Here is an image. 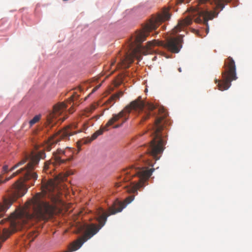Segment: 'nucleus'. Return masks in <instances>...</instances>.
I'll use <instances>...</instances> for the list:
<instances>
[{
	"mask_svg": "<svg viewBox=\"0 0 252 252\" xmlns=\"http://www.w3.org/2000/svg\"><path fill=\"white\" fill-rule=\"evenodd\" d=\"M76 97L75 95H72L69 98L68 100H67V102L69 103H71L73 100L74 98Z\"/></svg>",
	"mask_w": 252,
	"mask_h": 252,
	"instance_id": "obj_20",
	"label": "nucleus"
},
{
	"mask_svg": "<svg viewBox=\"0 0 252 252\" xmlns=\"http://www.w3.org/2000/svg\"><path fill=\"white\" fill-rule=\"evenodd\" d=\"M71 160V158L66 157L65 151L61 149H58L53 155L51 161H48L45 163L44 170L45 171L49 168V165L51 164L53 166L59 165L65 163L66 161Z\"/></svg>",
	"mask_w": 252,
	"mask_h": 252,
	"instance_id": "obj_9",
	"label": "nucleus"
},
{
	"mask_svg": "<svg viewBox=\"0 0 252 252\" xmlns=\"http://www.w3.org/2000/svg\"><path fill=\"white\" fill-rule=\"evenodd\" d=\"M171 17L169 9L168 8H163L162 10L157 15L152 17L145 24L142 29L136 32L132 36L127 47V51L125 55L122 57H118L119 63L117 64V68H126L129 66L134 60V58L140 61L142 58V55L151 54L155 51L154 49L156 45L162 46L169 51L174 53H178L182 47L183 36L180 35L177 37H170L166 39V42L153 40L147 42L145 46L141 45V43L146 40L152 30H156L159 25L168 20Z\"/></svg>",
	"mask_w": 252,
	"mask_h": 252,
	"instance_id": "obj_1",
	"label": "nucleus"
},
{
	"mask_svg": "<svg viewBox=\"0 0 252 252\" xmlns=\"http://www.w3.org/2000/svg\"><path fill=\"white\" fill-rule=\"evenodd\" d=\"M185 1V0H177V2L178 4H180V3H182V2H184Z\"/></svg>",
	"mask_w": 252,
	"mask_h": 252,
	"instance_id": "obj_24",
	"label": "nucleus"
},
{
	"mask_svg": "<svg viewBox=\"0 0 252 252\" xmlns=\"http://www.w3.org/2000/svg\"><path fill=\"white\" fill-rule=\"evenodd\" d=\"M95 106H94V105H92V110H94V109H95Z\"/></svg>",
	"mask_w": 252,
	"mask_h": 252,
	"instance_id": "obj_26",
	"label": "nucleus"
},
{
	"mask_svg": "<svg viewBox=\"0 0 252 252\" xmlns=\"http://www.w3.org/2000/svg\"><path fill=\"white\" fill-rule=\"evenodd\" d=\"M76 127L77 124H72L58 131L49 140L48 143L44 146V150L50 151L52 149V145L57 143L61 139H66L69 136L77 133V132L72 130V129Z\"/></svg>",
	"mask_w": 252,
	"mask_h": 252,
	"instance_id": "obj_8",
	"label": "nucleus"
},
{
	"mask_svg": "<svg viewBox=\"0 0 252 252\" xmlns=\"http://www.w3.org/2000/svg\"><path fill=\"white\" fill-rule=\"evenodd\" d=\"M67 108L66 103L59 102L54 105L53 111L47 116V122L51 126L56 123L55 119L59 116Z\"/></svg>",
	"mask_w": 252,
	"mask_h": 252,
	"instance_id": "obj_10",
	"label": "nucleus"
},
{
	"mask_svg": "<svg viewBox=\"0 0 252 252\" xmlns=\"http://www.w3.org/2000/svg\"><path fill=\"white\" fill-rule=\"evenodd\" d=\"M40 115H36L35 116L33 119H32L30 122L29 124L30 125V126H32L34 124L36 123L37 122H38L40 119Z\"/></svg>",
	"mask_w": 252,
	"mask_h": 252,
	"instance_id": "obj_17",
	"label": "nucleus"
},
{
	"mask_svg": "<svg viewBox=\"0 0 252 252\" xmlns=\"http://www.w3.org/2000/svg\"><path fill=\"white\" fill-rule=\"evenodd\" d=\"M224 70L222 72V80H216L220 90H227L231 85V82L235 80L237 77L236 73V66L234 60L229 57L224 61Z\"/></svg>",
	"mask_w": 252,
	"mask_h": 252,
	"instance_id": "obj_7",
	"label": "nucleus"
},
{
	"mask_svg": "<svg viewBox=\"0 0 252 252\" xmlns=\"http://www.w3.org/2000/svg\"><path fill=\"white\" fill-rule=\"evenodd\" d=\"M156 115H157V114H156V112H154V113H153V115H154V116H156Z\"/></svg>",
	"mask_w": 252,
	"mask_h": 252,
	"instance_id": "obj_29",
	"label": "nucleus"
},
{
	"mask_svg": "<svg viewBox=\"0 0 252 252\" xmlns=\"http://www.w3.org/2000/svg\"><path fill=\"white\" fill-rule=\"evenodd\" d=\"M189 2V0H187V1H186V2H187V3H188V2Z\"/></svg>",
	"mask_w": 252,
	"mask_h": 252,
	"instance_id": "obj_31",
	"label": "nucleus"
},
{
	"mask_svg": "<svg viewBox=\"0 0 252 252\" xmlns=\"http://www.w3.org/2000/svg\"><path fill=\"white\" fill-rule=\"evenodd\" d=\"M154 170L153 168L149 169L147 167H135L133 165L123 169L121 174L125 182L130 181L132 177L137 176L138 178V181H135L130 183L127 191L129 193H137V190L145 186V183L152 175Z\"/></svg>",
	"mask_w": 252,
	"mask_h": 252,
	"instance_id": "obj_4",
	"label": "nucleus"
},
{
	"mask_svg": "<svg viewBox=\"0 0 252 252\" xmlns=\"http://www.w3.org/2000/svg\"><path fill=\"white\" fill-rule=\"evenodd\" d=\"M223 0H198L197 3L192 10L197 13L198 15L194 19V21L197 23H202L206 26V32H209V25L208 21L212 20L216 17L218 13L214 11H209V5H212L213 2L216 5V8H220L222 10L224 6L222 3Z\"/></svg>",
	"mask_w": 252,
	"mask_h": 252,
	"instance_id": "obj_5",
	"label": "nucleus"
},
{
	"mask_svg": "<svg viewBox=\"0 0 252 252\" xmlns=\"http://www.w3.org/2000/svg\"><path fill=\"white\" fill-rule=\"evenodd\" d=\"M86 128H87V126H86V124H84L83 125V129H81V130H79V131H78V132H81V131H83L84 130L86 129Z\"/></svg>",
	"mask_w": 252,
	"mask_h": 252,
	"instance_id": "obj_22",
	"label": "nucleus"
},
{
	"mask_svg": "<svg viewBox=\"0 0 252 252\" xmlns=\"http://www.w3.org/2000/svg\"><path fill=\"white\" fill-rule=\"evenodd\" d=\"M191 23L192 19L189 17L179 21L178 25L172 30L171 34L174 35L180 32L184 27L190 25Z\"/></svg>",
	"mask_w": 252,
	"mask_h": 252,
	"instance_id": "obj_13",
	"label": "nucleus"
},
{
	"mask_svg": "<svg viewBox=\"0 0 252 252\" xmlns=\"http://www.w3.org/2000/svg\"><path fill=\"white\" fill-rule=\"evenodd\" d=\"M66 119V117H63V120H62V121H64V120H65Z\"/></svg>",
	"mask_w": 252,
	"mask_h": 252,
	"instance_id": "obj_30",
	"label": "nucleus"
},
{
	"mask_svg": "<svg viewBox=\"0 0 252 252\" xmlns=\"http://www.w3.org/2000/svg\"><path fill=\"white\" fill-rule=\"evenodd\" d=\"M117 60V59H115L113 62H112V63H111V67L115 64V63L116 62Z\"/></svg>",
	"mask_w": 252,
	"mask_h": 252,
	"instance_id": "obj_23",
	"label": "nucleus"
},
{
	"mask_svg": "<svg viewBox=\"0 0 252 252\" xmlns=\"http://www.w3.org/2000/svg\"><path fill=\"white\" fill-rule=\"evenodd\" d=\"M124 116V111L120 112L117 114H113L112 117L107 122L106 125L97 131H96L92 136L90 142L95 139L99 135L102 134L104 131L108 130V127L112 126L115 122L119 121V119Z\"/></svg>",
	"mask_w": 252,
	"mask_h": 252,
	"instance_id": "obj_11",
	"label": "nucleus"
},
{
	"mask_svg": "<svg viewBox=\"0 0 252 252\" xmlns=\"http://www.w3.org/2000/svg\"><path fill=\"white\" fill-rule=\"evenodd\" d=\"M123 95V92H119L111 96V97L106 102V104H109L110 106H112L115 102V100L119 99L120 97Z\"/></svg>",
	"mask_w": 252,
	"mask_h": 252,
	"instance_id": "obj_16",
	"label": "nucleus"
},
{
	"mask_svg": "<svg viewBox=\"0 0 252 252\" xmlns=\"http://www.w3.org/2000/svg\"><path fill=\"white\" fill-rule=\"evenodd\" d=\"M156 56H155L154 58L153 59V60H155L156 59Z\"/></svg>",
	"mask_w": 252,
	"mask_h": 252,
	"instance_id": "obj_28",
	"label": "nucleus"
},
{
	"mask_svg": "<svg viewBox=\"0 0 252 252\" xmlns=\"http://www.w3.org/2000/svg\"><path fill=\"white\" fill-rule=\"evenodd\" d=\"M124 116V111L120 112L117 114H113L112 117L107 122L106 125L97 131H96L92 136L90 142L95 139L99 135L102 134L104 131L108 130V127L112 126L115 122L119 121V119Z\"/></svg>",
	"mask_w": 252,
	"mask_h": 252,
	"instance_id": "obj_12",
	"label": "nucleus"
},
{
	"mask_svg": "<svg viewBox=\"0 0 252 252\" xmlns=\"http://www.w3.org/2000/svg\"><path fill=\"white\" fill-rule=\"evenodd\" d=\"M178 70L179 72H182V69H181V67L178 68Z\"/></svg>",
	"mask_w": 252,
	"mask_h": 252,
	"instance_id": "obj_27",
	"label": "nucleus"
},
{
	"mask_svg": "<svg viewBox=\"0 0 252 252\" xmlns=\"http://www.w3.org/2000/svg\"><path fill=\"white\" fill-rule=\"evenodd\" d=\"M38 234L34 231H32L30 232L29 234V239H30V242L33 241L34 239L37 236Z\"/></svg>",
	"mask_w": 252,
	"mask_h": 252,
	"instance_id": "obj_18",
	"label": "nucleus"
},
{
	"mask_svg": "<svg viewBox=\"0 0 252 252\" xmlns=\"http://www.w3.org/2000/svg\"><path fill=\"white\" fill-rule=\"evenodd\" d=\"M101 85V84H99L97 86H96L93 89V92L97 90Z\"/></svg>",
	"mask_w": 252,
	"mask_h": 252,
	"instance_id": "obj_21",
	"label": "nucleus"
},
{
	"mask_svg": "<svg viewBox=\"0 0 252 252\" xmlns=\"http://www.w3.org/2000/svg\"><path fill=\"white\" fill-rule=\"evenodd\" d=\"M73 107L72 106H71V107L70 108V109H69L68 111H69V113H73V110H72V109L73 110Z\"/></svg>",
	"mask_w": 252,
	"mask_h": 252,
	"instance_id": "obj_25",
	"label": "nucleus"
},
{
	"mask_svg": "<svg viewBox=\"0 0 252 252\" xmlns=\"http://www.w3.org/2000/svg\"><path fill=\"white\" fill-rule=\"evenodd\" d=\"M8 171V166L5 165L4 166H3V168H2V174L0 175H2L4 174H5V173L7 172ZM3 177L2 176V178L0 179L2 181H4V180H2V179Z\"/></svg>",
	"mask_w": 252,
	"mask_h": 252,
	"instance_id": "obj_19",
	"label": "nucleus"
},
{
	"mask_svg": "<svg viewBox=\"0 0 252 252\" xmlns=\"http://www.w3.org/2000/svg\"><path fill=\"white\" fill-rule=\"evenodd\" d=\"M158 114L157 117L153 126L154 138L149 145L146 146V153L152 156L156 160L159 159L164 147L165 141L161 135V131L163 128V120L167 114L163 107L158 109Z\"/></svg>",
	"mask_w": 252,
	"mask_h": 252,
	"instance_id": "obj_3",
	"label": "nucleus"
},
{
	"mask_svg": "<svg viewBox=\"0 0 252 252\" xmlns=\"http://www.w3.org/2000/svg\"><path fill=\"white\" fill-rule=\"evenodd\" d=\"M146 107L147 110L145 111V114L142 117L141 121L144 122L150 117V111H153L157 108V106L151 103H147L146 104L142 100L141 96H139L137 99L131 101L130 103L126 106L121 112L124 111V116L121 118L124 119L123 122L120 125H116L113 126L114 128H117L122 126V125L126 122L128 119V116L132 110L135 111H142L144 108Z\"/></svg>",
	"mask_w": 252,
	"mask_h": 252,
	"instance_id": "obj_6",
	"label": "nucleus"
},
{
	"mask_svg": "<svg viewBox=\"0 0 252 252\" xmlns=\"http://www.w3.org/2000/svg\"><path fill=\"white\" fill-rule=\"evenodd\" d=\"M45 188L47 191L50 192L58 190V187L57 181L53 180H49L45 185Z\"/></svg>",
	"mask_w": 252,
	"mask_h": 252,
	"instance_id": "obj_15",
	"label": "nucleus"
},
{
	"mask_svg": "<svg viewBox=\"0 0 252 252\" xmlns=\"http://www.w3.org/2000/svg\"><path fill=\"white\" fill-rule=\"evenodd\" d=\"M46 157L45 153L44 151H40L37 154L31 153L29 155H27L20 162L13 166L10 171H12L19 166L24 164L27 160L29 163L24 168L17 170L16 172L13 173L10 177L6 178L4 181H2L0 179V184L4 183L10 180L16 175L21 174L23 176L20 178L14 184L15 195L17 197L23 196L27 192V189L26 186L27 185L25 184L24 182L31 180V185H33L35 181L37 178V174L33 170L38 165L40 159H44ZM2 178V175H0V179Z\"/></svg>",
	"mask_w": 252,
	"mask_h": 252,
	"instance_id": "obj_2",
	"label": "nucleus"
},
{
	"mask_svg": "<svg viewBox=\"0 0 252 252\" xmlns=\"http://www.w3.org/2000/svg\"><path fill=\"white\" fill-rule=\"evenodd\" d=\"M14 201V200L12 198H4L3 202L0 203V218L3 216Z\"/></svg>",
	"mask_w": 252,
	"mask_h": 252,
	"instance_id": "obj_14",
	"label": "nucleus"
}]
</instances>
